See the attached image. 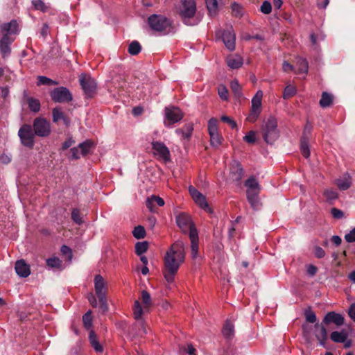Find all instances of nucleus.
Here are the masks:
<instances>
[{
    "instance_id": "nucleus-1",
    "label": "nucleus",
    "mask_w": 355,
    "mask_h": 355,
    "mask_svg": "<svg viewBox=\"0 0 355 355\" xmlns=\"http://www.w3.org/2000/svg\"><path fill=\"white\" fill-rule=\"evenodd\" d=\"M185 260L184 243L180 240L174 242L164 257L162 272L168 283H173L180 266Z\"/></svg>"
},
{
    "instance_id": "nucleus-2",
    "label": "nucleus",
    "mask_w": 355,
    "mask_h": 355,
    "mask_svg": "<svg viewBox=\"0 0 355 355\" xmlns=\"http://www.w3.org/2000/svg\"><path fill=\"white\" fill-rule=\"evenodd\" d=\"M95 295L90 293L87 295L91 306L96 308L98 306L103 313L108 311L109 306L107 301V288L101 275H97L94 278Z\"/></svg>"
},
{
    "instance_id": "nucleus-3",
    "label": "nucleus",
    "mask_w": 355,
    "mask_h": 355,
    "mask_svg": "<svg viewBox=\"0 0 355 355\" xmlns=\"http://www.w3.org/2000/svg\"><path fill=\"white\" fill-rule=\"evenodd\" d=\"M0 28L3 34L0 40V53L3 58H6L10 53V45L15 40L11 35L18 33V24L16 20L13 19L8 23L1 24Z\"/></svg>"
},
{
    "instance_id": "nucleus-4",
    "label": "nucleus",
    "mask_w": 355,
    "mask_h": 355,
    "mask_svg": "<svg viewBox=\"0 0 355 355\" xmlns=\"http://www.w3.org/2000/svg\"><path fill=\"white\" fill-rule=\"evenodd\" d=\"M196 13V3L194 0L182 1L179 15L185 25L193 26L199 24L200 18Z\"/></svg>"
},
{
    "instance_id": "nucleus-5",
    "label": "nucleus",
    "mask_w": 355,
    "mask_h": 355,
    "mask_svg": "<svg viewBox=\"0 0 355 355\" xmlns=\"http://www.w3.org/2000/svg\"><path fill=\"white\" fill-rule=\"evenodd\" d=\"M263 140L268 144H272L279 137L277 121L275 118L270 116L261 127Z\"/></svg>"
},
{
    "instance_id": "nucleus-6",
    "label": "nucleus",
    "mask_w": 355,
    "mask_h": 355,
    "mask_svg": "<svg viewBox=\"0 0 355 355\" xmlns=\"http://www.w3.org/2000/svg\"><path fill=\"white\" fill-rule=\"evenodd\" d=\"M150 28L158 32L168 33L171 29V21L167 17L160 15H152L148 19Z\"/></svg>"
},
{
    "instance_id": "nucleus-7",
    "label": "nucleus",
    "mask_w": 355,
    "mask_h": 355,
    "mask_svg": "<svg viewBox=\"0 0 355 355\" xmlns=\"http://www.w3.org/2000/svg\"><path fill=\"white\" fill-rule=\"evenodd\" d=\"M18 136L24 146L30 149L33 148L35 145V137L36 135L31 125H22L18 131Z\"/></svg>"
},
{
    "instance_id": "nucleus-8",
    "label": "nucleus",
    "mask_w": 355,
    "mask_h": 355,
    "mask_svg": "<svg viewBox=\"0 0 355 355\" xmlns=\"http://www.w3.org/2000/svg\"><path fill=\"white\" fill-rule=\"evenodd\" d=\"M31 126L35 135L40 137H47L51 132V123L44 117H36Z\"/></svg>"
},
{
    "instance_id": "nucleus-9",
    "label": "nucleus",
    "mask_w": 355,
    "mask_h": 355,
    "mask_svg": "<svg viewBox=\"0 0 355 355\" xmlns=\"http://www.w3.org/2000/svg\"><path fill=\"white\" fill-rule=\"evenodd\" d=\"M143 313L144 309L140 302L138 300H136L133 306V314L134 318L136 320L135 324V327L138 328V331L137 334L139 336H143L144 335L147 334L146 324L142 318Z\"/></svg>"
},
{
    "instance_id": "nucleus-10",
    "label": "nucleus",
    "mask_w": 355,
    "mask_h": 355,
    "mask_svg": "<svg viewBox=\"0 0 355 355\" xmlns=\"http://www.w3.org/2000/svg\"><path fill=\"white\" fill-rule=\"evenodd\" d=\"M217 39H221L226 48L232 51L235 49L236 35L233 28L230 26L226 30H218L216 32Z\"/></svg>"
},
{
    "instance_id": "nucleus-11",
    "label": "nucleus",
    "mask_w": 355,
    "mask_h": 355,
    "mask_svg": "<svg viewBox=\"0 0 355 355\" xmlns=\"http://www.w3.org/2000/svg\"><path fill=\"white\" fill-rule=\"evenodd\" d=\"M312 129V125L309 121H307L304 128L302 135L300 139V151L302 155L306 159L310 156L309 144L311 138Z\"/></svg>"
},
{
    "instance_id": "nucleus-12",
    "label": "nucleus",
    "mask_w": 355,
    "mask_h": 355,
    "mask_svg": "<svg viewBox=\"0 0 355 355\" xmlns=\"http://www.w3.org/2000/svg\"><path fill=\"white\" fill-rule=\"evenodd\" d=\"M50 96L54 103H64L71 102L73 100L71 92L64 87L53 89L50 93Z\"/></svg>"
},
{
    "instance_id": "nucleus-13",
    "label": "nucleus",
    "mask_w": 355,
    "mask_h": 355,
    "mask_svg": "<svg viewBox=\"0 0 355 355\" xmlns=\"http://www.w3.org/2000/svg\"><path fill=\"white\" fill-rule=\"evenodd\" d=\"M208 132L211 145L214 148H218L222 143L223 137L218 132V120L216 118H211L209 120Z\"/></svg>"
},
{
    "instance_id": "nucleus-14",
    "label": "nucleus",
    "mask_w": 355,
    "mask_h": 355,
    "mask_svg": "<svg viewBox=\"0 0 355 355\" xmlns=\"http://www.w3.org/2000/svg\"><path fill=\"white\" fill-rule=\"evenodd\" d=\"M79 81L85 94L89 98L93 97L96 89L95 80L89 76L82 74L80 76Z\"/></svg>"
},
{
    "instance_id": "nucleus-15",
    "label": "nucleus",
    "mask_w": 355,
    "mask_h": 355,
    "mask_svg": "<svg viewBox=\"0 0 355 355\" xmlns=\"http://www.w3.org/2000/svg\"><path fill=\"white\" fill-rule=\"evenodd\" d=\"M165 126H170L180 121L184 116L182 111L177 107H166L164 109Z\"/></svg>"
},
{
    "instance_id": "nucleus-16",
    "label": "nucleus",
    "mask_w": 355,
    "mask_h": 355,
    "mask_svg": "<svg viewBox=\"0 0 355 355\" xmlns=\"http://www.w3.org/2000/svg\"><path fill=\"white\" fill-rule=\"evenodd\" d=\"M175 221L177 225L184 234H187L188 232L190 233L193 229H196L191 216L184 212H181L177 215Z\"/></svg>"
},
{
    "instance_id": "nucleus-17",
    "label": "nucleus",
    "mask_w": 355,
    "mask_h": 355,
    "mask_svg": "<svg viewBox=\"0 0 355 355\" xmlns=\"http://www.w3.org/2000/svg\"><path fill=\"white\" fill-rule=\"evenodd\" d=\"M326 324L322 322L321 323L317 322L314 324L313 335L318 342L319 345L327 348V341L328 340V334L326 328Z\"/></svg>"
},
{
    "instance_id": "nucleus-18",
    "label": "nucleus",
    "mask_w": 355,
    "mask_h": 355,
    "mask_svg": "<svg viewBox=\"0 0 355 355\" xmlns=\"http://www.w3.org/2000/svg\"><path fill=\"white\" fill-rule=\"evenodd\" d=\"M152 148L154 150V154L159 155L164 161H168L170 159V152L166 145L160 141H153Z\"/></svg>"
},
{
    "instance_id": "nucleus-19",
    "label": "nucleus",
    "mask_w": 355,
    "mask_h": 355,
    "mask_svg": "<svg viewBox=\"0 0 355 355\" xmlns=\"http://www.w3.org/2000/svg\"><path fill=\"white\" fill-rule=\"evenodd\" d=\"M344 317L334 311L327 313L324 317L322 322L327 326L329 324H335L337 326H341L344 324Z\"/></svg>"
},
{
    "instance_id": "nucleus-20",
    "label": "nucleus",
    "mask_w": 355,
    "mask_h": 355,
    "mask_svg": "<svg viewBox=\"0 0 355 355\" xmlns=\"http://www.w3.org/2000/svg\"><path fill=\"white\" fill-rule=\"evenodd\" d=\"M259 192L260 190H246L248 201L250 203L251 207L255 211L259 210L261 206L259 198Z\"/></svg>"
},
{
    "instance_id": "nucleus-21",
    "label": "nucleus",
    "mask_w": 355,
    "mask_h": 355,
    "mask_svg": "<svg viewBox=\"0 0 355 355\" xmlns=\"http://www.w3.org/2000/svg\"><path fill=\"white\" fill-rule=\"evenodd\" d=\"M112 84L114 86L118 89L119 94L121 95L123 92H126L128 89V83L126 81L125 75L124 72L119 73L118 75H116L114 77H112Z\"/></svg>"
},
{
    "instance_id": "nucleus-22",
    "label": "nucleus",
    "mask_w": 355,
    "mask_h": 355,
    "mask_svg": "<svg viewBox=\"0 0 355 355\" xmlns=\"http://www.w3.org/2000/svg\"><path fill=\"white\" fill-rule=\"evenodd\" d=\"M23 100L28 105L29 110L35 113L39 112L41 108L40 101L28 96L26 91L23 93Z\"/></svg>"
},
{
    "instance_id": "nucleus-23",
    "label": "nucleus",
    "mask_w": 355,
    "mask_h": 355,
    "mask_svg": "<svg viewBox=\"0 0 355 355\" xmlns=\"http://www.w3.org/2000/svg\"><path fill=\"white\" fill-rule=\"evenodd\" d=\"M52 120L55 123L62 120L66 126H69L71 122L69 118L62 111L60 107H55L53 109Z\"/></svg>"
},
{
    "instance_id": "nucleus-24",
    "label": "nucleus",
    "mask_w": 355,
    "mask_h": 355,
    "mask_svg": "<svg viewBox=\"0 0 355 355\" xmlns=\"http://www.w3.org/2000/svg\"><path fill=\"white\" fill-rule=\"evenodd\" d=\"M189 239L191 240V257L193 259H196L198 253V234L197 229H193L191 231Z\"/></svg>"
},
{
    "instance_id": "nucleus-25",
    "label": "nucleus",
    "mask_w": 355,
    "mask_h": 355,
    "mask_svg": "<svg viewBox=\"0 0 355 355\" xmlns=\"http://www.w3.org/2000/svg\"><path fill=\"white\" fill-rule=\"evenodd\" d=\"M15 269L17 274L21 277H27L31 273L28 265L23 259L16 261Z\"/></svg>"
},
{
    "instance_id": "nucleus-26",
    "label": "nucleus",
    "mask_w": 355,
    "mask_h": 355,
    "mask_svg": "<svg viewBox=\"0 0 355 355\" xmlns=\"http://www.w3.org/2000/svg\"><path fill=\"white\" fill-rule=\"evenodd\" d=\"M155 205H157L159 207H162L164 205V200L163 198L155 195H152L147 198L146 205L151 212H155Z\"/></svg>"
},
{
    "instance_id": "nucleus-27",
    "label": "nucleus",
    "mask_w": 355,
    "mask_h": 355,
    "mask_svg": "<svg viewBox=\"0 0 355 355\" xmlns=\"http://www.w3.org/2000/svg\"><path fill=\"white\" fill-rule=\"evenodd\" d=\"M244 171L241 164L236 162L231 168V175L234 181L239 182L243 176Z\"/></svg>"
},
{
    "instance_id": "nucleus-28",
    "label": "nucleus",
    "mask_w": 355,
    "mask_h": 355,
    "mask_svg": "<svg viewBox=\"0 0 355 355\" xmlns=\"http://www.w3.org/2000/svg\"><path fill=\"white\" fill-rule=\"evenodd\" d=\"M226 62L227 66L232 69H239L243 65V58L238 55L227 57Z\"/></svg>"
},
{
    "instance_id": "nucleus-29",
    "label": "nucleus",
    "mask_w": 355,
    "mask_h": 355,
    "mask_svg": "<svg viewBox=\"0 0 355 355\" xmlns=\"http://www.w3.org/2000/svg\"><path fill=\"white\" fill-rule=\"evenodd\" d=\"M222 333L227 339H232L234 335V326L233 323L227 320L223 325Z\"/></svg>"
},
{
    "instance_id": "nucleus-30",
    "label": "nucleus",
    "mask_w": 355,
    "mask_h": 355,
    "mask_svg": "<svg viewBox=\"0 0 355 355\" xmlns=\"http://www.w3.org/2000/svg\"><path fill=\"white\" fill-rule=\"evenodd\" d=\"M348 334L345 331H333L330 335L332 341L336 343H343L346 341Z\"/></svg>"
},
{
    "instance_id": "nucleus-31",
    "label": "nucleus",
    "mask_w": 355,
    "mask_h": 355,
    "mask_svg": "<svg viewBox=\"0 0 355 355\" xmlns=\"http://www.w3.org/2000/svg\"><path fill=\"white\" fill-rule=\"evenodd\" d=\"M94 143L89 139L78 145V148H80V153L83 156H86L90 153L91 149L94 148Z\"/></svg>"
},
{
    "instance_id": "nucleus-32",
    "label": "nucleus",
    "mask_w": 355,
    "mask_h": 355,
    "mask_svg": "<svg viewBox=\"0 0 355 355\" xmlns=\"http://www.w3.org/2000/svg\"><path fill=\"white\" fill-rule=\"evenodd\" d=\"M333 103V96L331 94L327 92H323L322 94L321 98L320 100V105L324 108L330 106Z\"/></svg>"
},
{
    "instance_id": "nucleus-33",
    "label": "nucleus",
    "mask_w": 355,
    "mask_h": 355,
    "mask_svg": "<svg viewBox=\"0 0 355 355\" xmlns=\"http://www.w3.org/2000/svg\"><path fill=\"white\" fill-rule=\"evenodd\" d=\"M140 300L144 304V310H148L152 306V300L151 297L148 292L145 290H143L141 293Z\"/></svg>"
},
{
    "instance_id": "nucleus-34",
    "label": "nucleus",
    "mask_w": 355,
    "mask_h": 355,
    "mask_svg": "<svg viewBox=\"0 0 355 355\" xmlns=\"http://www.w3.org/2000/svg\"><path fill=\"white\" fill-rule=\"evenodd\" d=\"M297 65L298 67L297 73H306L308 72L309 64L306 59L303 58H297Z\"/></svg>"
},
{
    "instance_id": "nucleus-35",
    "label": "nucleus",
    "mask_w": 355,
    "mask_h": 355,
    "mask_svg": "<svg viewBox=\"0 0 355 355\" xmlns=\"http://www.w3.org/2000/svg\"><path fill=\"white\" fill-rule=\"evenodd\" d=\"M141 51V46L137 40L130 42L128 46V51L132 55H138Z\"/></svg>"
},
{
    "instance_id": "nucleus-36",
    "label": "nucleus",
    "mask_w": 355,
    "mask_h": 355,
    "mask_svg": "<svg viewBox=\"0 0 355 355\" xmlns=\"http://www.w3.org/2000/svg\"><path fill=\"white\" fill-rule=\"evenodd\" d=\"M245 186L247 187V189L261 190V186L254 176L250 177L245 180Z\"/></svg>"
},
{
    "instance_id": "nucleus-37",
    "label": "nucleus",
    "mask_w": 355,
    "mask_h": 355,
    "mask_svg": "<svg viewBox=\"0 0 355 355\" xmlns=\"http://www.w3.org/2000/svg\"><path fill=\"white\" fill-rule=\"evenodd\" d=\"M92 311L89 310L83 316V322L84 327L89 330L92 327Z\"/></svg>"
},
{
    "instance_id": "nucleus-38",
    "label": "nucleus",
    "mask_w": 355,
    "mask_h": 355,
    "mask_svg": "<svg viewBox=\"0 0 355 355\" xmlns=\"http://www.w3.org/2000/svg\"><path fill=\"white\" fill-rule=\"evenodd\" d=\"M205 3L210 15H215L218 10L217 0H205Z\"/></svg>"
},
{
    "instance_id": "nucleus-39",
    "label": "nucleus",
    "mask_w": 355,
    "mask_h": 355,
    "mask_svg": "<svg viewBox=\"0 0 355 355\" xmlns=\"http://www.w3.org/2000/svg\"><path fill=\"white\" fill-rule=\"evenodd\" d=\"M194 201L205 211L208 213L211 212V208L209 207L205 196H200L199 198L195 200Z\"/></svg>"
},
{
    "instance_id": "nucleus-40",
    "label": "nucleus",
    "mask_w": 355,
    "mask_h": 355,
    "mask_svg": "<svg viewBox=\"0 0 355 355\" xmlns=\"http://www.w3.org/2000/svg\"><path fill=\"white\" fill-rule=\"evenodd\" d=\"M148 248V243L147 241L137 242L135 245V253L141 256L146 252Z\"/></svg>"
},
{
    "instance_id": "nucleus-41",
    "label": "nucleus",
    "mask_w": 355,
    "mask_h": 355,
    "mask_svg": "<svg viewBox=\"0 0 355 355\" xmlns=\"http://www.w3.org/2000/svg\"><path fill=\"white\" fill-rule=\"evenodd\" d=\"M132 234L137 239H144L146 236L145 228L141 225H137L134 228Z\"/></svg>"
},
{
    "instance_id": "nucleus-42",
    "label": "nucleus",
    "mask_w": 355,
    "mask_h": 355,
    "mask_svg": "<svg viewBox=\"0 0 355 355\" xmlns=\"http://www.w3.org/2000/svg\"><path fill=\"white\" fill-rule=\"evenodd\" d=\"M46 264L52 268H60L62 266V261L55 257L46 259Z\"/></svg>"
},
{
    "instance_id": "nucleus-43",
    "label": "nucleus",
    "mask_w": 355,
    "mask_h": 355,
    "mask_svg": "<svg viewBox=\"0 0 355 355\" xmlns=\"http://www.w3.org/2000/svg\"><path fill=\"white\" fill-rule=\"evenodd\" d=\"M296 88L292 85H287L284 91L283 98L284 99H288L293 97L296 94Z\"/></svg>"
},
{
    "instance_id": "nucleus-44",
    "label": "nucleus",
    "mask_w": 355,
    "mask_h": 355,
    "mask_svg": "<svg viewBox=\"0 0 355 355\" xmlns=\"http://www.w3.org/2000/svg\"><path fill=\"white\" fill-rule=\"evenodd\" d=\"M232 10L234 16L236 17H241L243 16V8L240 4L234 2L232 4Z\"/></svg>"
},
{
    "instance_id": "nucleus-45",
    "label": "nucleus",
    "mask_w": 355,
    "mask_h": 355,
    "mask_svg": "<svg viewBox=\"0 0 355 355\" xmlns=\"http://www.w3.org/2000/svg\"><path fill=\"white\" fill-rule=\"evenodd\" d=\"M71 219L78 225H81L83 221L80 216V211L78 209H73L71 211Z\"/></svg>"
},
{
    "instance_id": "nucleus-46",
    "label": "nucleus",
    "mask_w": 355,
    "mask_h": 355,
    "mask_svg": "<svg viewBox=\"0 0 355 355\" xmlns=\"http://www.w3.org/2000/svg\"><path fill=\"white\" fill-rule=\"evenodd\" d=\"M304 316H305L306 320L308 322L315 323V324L317 323L316 322V320H317L316 315H315V313L313 311H312L310 309H306L305 311Z\"/></svg>"
},
{
    "instance_id": "nucleus-47",
    "label": "nucleus",
    "mask_w": 355,
    "mask_h": 355,
    "mask_svg": "<svg viewBox=\"0 0 355 355\" xmlns=\"http://www.w3.org/2000/svg\"><path fill=\"white\" fill-rule=\"evenodd\" d=\"M261 111L250 109V114L247 116V120L250 123L255 122L259 116Z\"/></svg>"
},
{
    "instance_id": "nucleus-48",
    "label": "nucleus",
    "mask_w": 355,
    "mask_h": 355,
    "mask_svg": "<svg viewBox=\"0 0 355 355\" xmlns=\"http://www.w3.org/2000/svg\"><path fill=\"white\" fill-rule=\"evenodd\" d=\"M38 83L37 85H55L56 83L53 80L42 76H39L38 78Z\"/></svg>"
},
{
    "instance_id": "nucleus-49",
    "label": "nucleus",
    "mask_w": 355,
    "mask_h": 355,
    "mask_svg": "<svg viewBox=\"0 0 355 355\" xmlns=\"http://www.w3.org/2000/svg\"><path fill=\"white\" fill-rule=\"evenodd\" d=\"M218 95H219V96H220V98L221 99H223V100H227V98H228V90H227V87L225 85H220L218 87Z\"/></svg>"
},
{
    "instance_id": "nucleus-50",
    "label": "nucleus",
    "mask_w": 355,
    "mask_h": 355,
    "mask_svg": "<svg viewBox=\"0 0 355 355\" xmlns=\"http://www.w3.org/2000/svg\"><path fill=\"white\" fill-rule=\"evenodd\" d=\"M260 11L263 14H270L272 11L271 3L268 1H264L260 7Z\"/></svg>"
},
{
    "instance_id": "nucleus-51",
    "label": "nucleus",
    "mask_w": 355,
    "mask_h": 355,
    "mask_svg": "<svg viewBox=\"0 0 355 355\" xmlns=\"http://www.w3.org/2000/svg\"><path fill=\"white\" fill-rule=\"evenodd\" d=\"M230 87H231V89L233 91V92L237 95V96H240L241 94V85H239L238 80H234L231 82V84H230Z\"/></svg>"
},
{
    "instance_id": "nucleus-52",
    "label": "nucleus",
    "mask_w": 355,
    "mask_h": 355,
    "mask_svg": "<svg viewBox=\"0 0 355 355\" xmlns=\"http://www.w3.org/2000/svg\"><path fill=\"white\" fill-rule=\"evenodd\" d=\"M337 186L339 189L345 191L350 187V182L348 180H338Z\"/></svg>"
},
{
    "instance_id": "nucleus-53",
    "label": "nucleus",
    "mask_w": 355,
    "mask_h": 355,
    "mask_svg": "<svg viewBox=\"0 0 355 355\" xmlns=\"http://www.w3.org/2000/svg\"><path fill=\"white\" fill-rule=\"evenodd\" d=\"M243 140L248 144H254L256 141L255 132L250 131L244 137Z\"/></svg>"
},
{
    "instance_id": "nucleus-54",
    "label": "nucleus",
    "mask_w": 355,
    "mask_h": 355,
    "mask_svg": "<svg viewBox=\"0 0 355 355\" xmlns=\"http://www.w3.org/2000/svg\"><path fill=\"white\" fill-rule=\"evenodd\" d=\"M78 147L71 148L70 150V155H69V158L71 159H78L80 158V151Z\"/></svg>"
},
{
    "instance_id": "nucleus-55",
    "label": "nucleus",
    "mask_w": 355,
    "mask_h": 355,
    "mask_svg": "<svg viewBox=\"0 0 355 355\" xmlns=\"http://www.w3.org/2000/svg\"><path fill=\"white\" fill-rule=\"evenodd\" d=\"M32 3L34 8L38 10L44 12L46 8L44 3L42 0H33Z\"/></svg>"
},
{
    "instance_id": "nucleus-56",
    "label": "nucleus",
    "mask_w": 355,
    "mask_h": 355,
    "mask_svg": "<svg viewBox=\"0 0 355 355\" xmlns=\"http://www.w3.org/2000/svg\"><path fill=\"white\" fill-rule=\"evenodd\" d=\"M331 214L332 216L336 219H340L344 217V212L336 207H333L331 209Z\"/></svg>"
},
{
    "instance_id": "nucleus-57",
    "label": "nucleus",
    "mask_w": 355,
    "mask_h": 355,
    "mask_svg": "<svg viewBox=\"0 0 355 355\" xmlns=\"http://www.w3.org/2000/svg\"><path fill=\"white\" fill-rule=\"evenodd\" d=\"M189 191L190 195L191 196V197L193 199V200L199 198V197L202 195L200 191H198L193 186H190L189 187Z\"/></svg>"
},
{
    "instance_id": "nucleus-58",
    "label": "nucleus",
    "mask_w": 355,
    "mask_h": 355,
    "mask_svg": "<svg viewBox=\"0 0 355 355\" xmlns=\"http://www.w3.org/2000/svg\"><path fill=\"white\" fill-rule=\"evenodd\" d=\"M325 197L330 200H335L338 198V193L334 190H326L324 192Z\"/></svg>"
},
{
    "instance_id": "nucleus-59",
    "label": "nucleus",
    "mask_w": 355,
    "mask_h": 355,
    "mask_svg": "<svg viewBox=\"0 0 355 355\" xmlns=\"http://www.w3.org/2000/svg\"><path fill=\"white\" fill-rule=\"evenodd\" d=\"M220 119L223 122L229 124L232 128H235L236 127V123L227 116H222Z\"/></svg>"
},
{
    "instance_id": "nucleus-60",
    "label": "nucleus",
    "mask_w": 355,
    "mask_h": 355,
    "mask_svg": "<svg viewBox=\"0 0 355 355\" xmlns=\"http://www.w3.org/2000/svg\"><path fill=\"white\" fill-rule=\"evenodd\" d=\"M345 239L348 243L355 242V227L352 229L348 234H345Z\"/></svg>"
},
{
    "instance_id": "nucleus-61",
    "label": "nucleus",
    "mask_w": 355,
    "mask_h": 355,
    "mask_svg": "<svg viewBox=\"0 0 355 355\" xmlns=\"http://www.w3.org/2000/svg\"><path fill=\"white\" fill-rule=\"evenodd\" d=\"M314 254L318 258L321 259L325 256V251L320 246H315L314 248Z\"/></svg>"
},
{
    "instance_id": "nucleus-62",
    "label": "nucleus",
    "mask_w": 355,
    "mask_h": 355,
    "mask_svg": "<svg viewBox=\"0 0 355 355\" xmlns=\"http://www.w3.org/2000/svg\"><path fill=\"white\" fill-rule=\"evenodd\" d=\"M61 252L62 254L65 255V256H67L69 259H71V257H72V251H71V249L67 246V245H62L61 247Z\"/></svg>"
},
{
    "instance_id": "nucleus-63",
    "label": "nucleus",
    "mask_w": 355,
    "mask_h": 355,
    "mask_svg": "<svg viewBox=\"0 0 355 355\" xmlns=\"http://www.w3.org/2000/svg\"><path fill=\"white\" fill-rule=\"evenodd\" d=\"M251 109L261 111V101L252 98Z\"/></svg>"
},
{
    "instance_id": "nucleus-64",
    "label": "nucleus",
    "mask_w": 355,
    "mask_h": 355,
    "mask_svg": "<svg viewBox=\"0 0 355 355\" xmlns=\"http://www.w3.org/2000/svg\"><path fill=\"white\" fill-rule=\"evenodd\" d=\"M74 144L75 141L71 137H69L62 143V149L63 150H67Z\"/></svg>"
}]
</instances>
